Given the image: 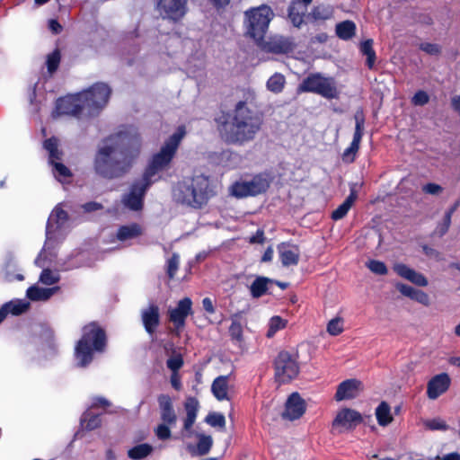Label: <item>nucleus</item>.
I'll list each match as a JSON object with an SVG mask.
<instances>
[{
  "label": "nucleus",
  "mask_w": 460,
  "mask_h": 460,
  "mask_svg": "<svg viewBox=\"0 0 460 460\" xmlns=\"http://www.w3.org/2000/svg\"><path fill=\"white\" fill-rule=\"evenodd\" d=\"M424 425L427 429L431 430H445L447 429L446 422L439 418L427 420Z\"/></svg>",
  "instance_id": "54"
},
{
  "label": "nucleus",
  "mask_w": 460,
  "mask_h": 460,
  "mask_svg": "<svg viewBox=\"0 0 460 460\" xmlns=\"http://www.w3.org/2000/svg\"><path fill=\"white\" fill-rule=\"evenodd\" d=\"M244 16L246 34L257 42L262 41L274 17L271 8L261 4L245 11Z\"/></svg>",
  "instance_id": "6"
},
{
  "label": "nucleus",
  "mask_w": 460,
  "mask_h": 460,
  "mask_svg": "<svg viewBox=\"0 0 460 460\" xmlns=\"http://www.w3.org/2000/svg\"><path fill=\"white\" fill-rule=\"evenodd\" d=\"M343 319L335 317L332 319L327 324V332L330 335L336 336L343 332Z\"/></svg>",
  "instance_id": "47"
},
{
  "label": "nucleus",
  "mask_w": 460,
  "mask_h": 460,
  "mask_svg": "<svg viewBox=\"0 0 460 460\" xmlns=\"http://www.w3.org/2000/svg\"><path fill=\"white\" fill-rule=\"evenodd\" d=\"M288 324V321L281 318L280 316H273L270 319L268 323V331L266 336L268 338H272L279 331L286 328Z\"/></svg>",
  "instance_id": "41"
},
{
  "label": "nucleus",
  "mask_w": 460,
  "mask_h": 460,
  "mask_svg": "<svg viewBox=\"0 0 460 460\" xmlns=\"http://www.w3.org/2000/svg\"><path fill=\"white\" fill-rule=\"evenodd\" d=\"M374 41L372 39H367L360 43L359 50L362 53V55L367 57L366 60V66L372 69L374 67L376 59V54L373 48Z\"/></svg>",
  "instance_id": "34"
},
{
  "label": "nucleus",
  "mask_w": 460,
  "mask_h": 460,
  "mask_svg": "<svg viewBox=\"0 0 460 460\" xmlns=\"http://www.w3.org/2000/svg\"><path fill=\"white\" fill-rule=\"evenodd\" d=\"M355 120H356V127H355V132L353 136V139L350 144L357 145L359 144L362 138L363 130H364V118L362 113L358 114L357 113L355 115Z\"/></svg>",
  "instance_id": "46"
},
{
  "label": "nucleus",
  "mask_w": 460,
  "mask_h": 460,
  "mask_svg": "<svg viewBox=\"0 0 460 460\" xmlns=\"http://www.w3.org/2000/svg\"><path fill=\"white\" fill-rule=\"evenodd\" d=\"M141 319L145 330L152 335L160 323L159 308L155 305H149L141 311Z\"/></svg>",
  "instance_id": "25"
},
{
  "label": "nucleus",
  "mask_w": 460,
  "mask_h": 460,
  "mask_svg": "<svg viewBox=\"0 0 460 460\" xmlns=\"http://www.w3.org/2000/svg\"><path fill=\"white\" fill-rule=\"evenodd\" d=\"M281 262L284 266L296 265L299 260V250L296 246L282 243L279 246Z\"/></svg>",
  "instance_id": "27"
},
{
  "label": "nucleus",
  "mask_w": 460,
  "mask_h": 460,
  "mask_svg": "<svg viewBox=\"0 0 460 460\" xmlns=\"http://www.w3.org/2000/svg\"><path fill=\"white\" fill-rule=\"evenodd\" d=\"M138 155V150L118 148V146H105L96 155L94 168L98 174L105 178L122 175Z\"/></svg>",
  "instance_id": "2"
},
{
  "label": "nucleus",
  "mask_w": 460,
  "mask_h": 460,
  "mask_svg": "<svg viewBox=\"0 0 460 460\" xmlns=\"http://www.w3.org/2000/svg\"><path fill=\"white\" fill-rule=\"evenodd\" d=\"M298 93H314L327 99L337 96V88L332 77H325L321 73H312L303 79L297 87Z\"/></svg>",
  "instance_id": "8"
},
{
  "label": "nucleus",
  "mask_w": 460,
  "mask_h": 460,
  "mask_svg": "<svg viewBox=\"0 0 460 460\" xmlns=\"http://www.w3.org/2000/svg\"><path fill=\"white\" fill-rule=\"evenodd\" d=\"M413 300L426 306L430 304L429 295L420 289H417Z\"/></svg>",
  "instance_id": "63"
},
{
  "label": "nucleus",
  "mask_w": 460,
  "mask_h": 460,
  "mask_svg": "<svg viewBox=\"0 0 460 460\" xmlns=\"http://www.w3.org/2000/svg\"><path fill=\"white\" fill-rule=\"evenodd\" d=\"M395 288L402 296L413 300L417 288L403 283H397Z\"/></svg>",
  "instance_id": "58"
},
{
  "label": "nucleus",
  "mask_w": 460,
  "mask_h": 460,
  "mask_svg": "<svg viewBox=\"0 0 460 460\" xmlns=\"http://www.w3.org/2000/svg\"><path fill=\"white\" fill-rule=\"evenodd\" d=\"M185 135V126H179L176 131L172 136H170L169 139L164 144H180Z\"/></svg>",
  "instance_id": "57"
},
{
  "label": "nucleus",
  "mask_w": 460,
  "mask_h": 460,
  "mask_svg": "<svg viewBox=\"0 0 460 460\" xmlns=\"http://www.w3.org/2000/svg\"><path fill=\"white\" fill-rule=\"evenodd\" d=\"M197 405L198 402L195 399L190 398L185 403L186 418L184 420V429L189 432L194 424L197 417Z\"/></svg>",
  "instance_id": "36"
},
{
  "label": "nucleus",
  "mask_w": 460,
  "mask_h": 460,
  "mask_svg": "<svg viewBox=\"0 0 460 460\" xmlns=\"http://www.w3.org/2000/svg\"><path fill=\"white\" fill-rule=\"evenodd\" d=\"M376 417L380 426H387L393 420L390 406L382 402L376 409Z\"/></svg>",
  "instance_id": "39"
},
{
  "label": "nucleus",
  "mask_w": 460,
  "mask_h": 460,
  "mask_svg": "<svg viewBox=\"0 0 460 460\" xmlns=\"http://www.w3.org/2000/svg\"><path fill=\"white\" fill-rule=\"evenodd\" d=\"M361 391V383L356 379H348L341 382L335 394L338 402L356 398Z\"/></svg>",
  "instance_id": "23"
},
{
  "label": "nucleus",
  "mask_w": 460,
  "mask_h": 460,
  "mask_svg": "<svg viewBox=\"0 0 460 460\" xmlns=\"http://www.w3.org/2000/svg\"><path fill=\"white\" fill-rule=\"evenodd\" d=\"M158 403L162 420L168 425H174L177 421V416L171 397L167 394H161L158 397Z\"/></svg>",
  "instance_id": "26"
},
{
  "label": "nucleus",
  "mask_w": 460,
  "mask_h": 460,
  "mask_svg": "<svg viewBox=\"0 0 460 460\" xmlns=\"http://www.w3.org/2000/svg\"><path fill=\"white\" fill-rule=\"evenodd\" d=\"M169 426L170 425L164 422L156 427V429H155V433L159 439L165 440L170 438L171 430Z\"/></svg>",
  "instance_id": "59"
},
{
  "label": "nucleus",
  "mask_w": 460,
  "mask_h": 460,
  "mask_svg": "<svg viewBox=\"0 0 460 460\" xmlns=\"http://www.w3.org/2000/svg\"><path fill=\"white\" fill-rule=\"evenodd\" d=\"M67 213L62 208L61 205H58L52 210L46 228V241L42 251L35 260V264L44 266L42 263V256L48 251L57 248L60 242L64 239L67 230Z\"/></svg>",
  "instance_id": "5"
},
{
  "label": "nucleus",
  "mask_w": 460,
  "mask_h": 460,
  "mask_svg": "<svg viewBox=\"0 0 460 460\" xmlns=\"http://www.w3.org/2000/svg\"><path fill=\"white\" fill-rule=\"evenodd\" d=\"M81 425L87 430H93L101 425V419L98 414H93L90 411L84 413L81 419Z\"/></svg>",
  "instance_id": "42"
},
{
  "label": "nucleus",
  "mask_w": 460,
  "mask_h": 460,
  "mask_svg": "<svg viewBox=\"0 0 460 460\" xmlns=\"http://www.w3.org/2000/svg\"><path fill=\"white\" fill-rule=\"evenodd\" d=\"M192 302L185 297L179 301L177 306L169 310L170 321L177 329L182 328L185 324L186 317L191 313Z\"/></svg>",
  "instance_id": "21"
},
{
  "label": "nucleus",
  "mask_w": 460,
  "mask_h": 460,
  "mask_svg": "<svg viewBox=\"0 0 460 460\" xmlns=\"http://www.w3.org/2000/svg\"><path fill=\"white\" fill-rule=\"evenodd\" d=\"M180 257L178 254L173 253L172 256L167 260V274L170 279H172L179 268Z\"/></svg>",
  "instance_id": "51"
},
{
  "label": "nucleus",
  "mask_w": 460,
  "mask_h": 460,
  "mask_svg": "<svg viewBox=\"0 0 460 460\" xmlns=\"http://www.w3.org/2000/svg\"><path fill=\"white\" fill-rule=\"evenodd\" d=\"M310 15L315 21L326 20L330 18L331 11L323 5H316L312 9Z\"/></svg>",
  "instance_id": "48"
},
{
  "label": "nucleus",
  "mask_w": 460,
  "mask_h": 460,
  "mask_svg": "<svg viewBox=\"0 0 460 460\" xmlns=\"http://www.w3.org/2000/svg\"><path fill=\"white\" fill-rule=\"evenodd\" d=\"M142 234V228L137 224L122 226L118 229L117 239L121 243H127Z\"/></svg>",
  "instance_id": "31"
},
{
  "label": "nucleus",
  "mask_w": 460,
  "mask_h": 460,
  "mask_svg": "<svg viewBox=\"0 0 460 460\" xmlns=\"http://www.w3.org/2000/svg\"><path fill=\"white\" fill-rule=\"evenodd\" d=\"M155 9L162 19L177 23L188 13V0H157Z\"/></svg>",
  "instance_id": "12"
},
{
  "label": "nucleus",
  "mask_w": 460,
  "mask_h": 460,
  "mask_svg": "<svg viewBox=\"0 0 460 460\" xmlns=\"http://www.w3.org/2000/svg\"><path fill=\"white\" fill-rule=\"evenodd\" d=\"M61 61V52L59 49H55L51 53L47 56L46 66L49 74H54Z\"/></svg>",
  "instance_id": "44"
},
{
  "label": "nucleus",
  "mask_w": 460,
  "mask_h": 460,
  "mask_svg": "<svg viewBox=\"0 0 460 460\" xmlns=\"http://www.w3.org/2000/svg\"><path fill=\"white\" fill-rule=\"evenodd\" d=\"M80 93L76 96L60 97L56 102L55 111L58 115L79 117L84 110Z\"/></svg>",
  "instance_id": "16"
},
{
  "label": "nucleus",
  "mask_w": 460,
  "mask_h": 460,
  "mask_svg": "<svg viewBox=\"0 0 460 460\" xmlns=\"http://www.w3.org/2000/svg\"><path fill=\"white\" fill-rule=\"evenodd\" d=\"M211 392L217 400L229 401L233 393V387L229 384V376H219L215 378L211 385Z\"/></svg>",
  "instance_id": "24"
},
{
  "label": "nucleus",
  "mask_w": 460,
  "mask_h": 460,
  "mask_svg": "<svg viewBox=\"0 0 460 460\" xmlns=\"http://www.w3.org/2000/svg\"><path fill=\"white\" fill-rule=\"evenodd\" d=\"M420 49L432 56H438L441 53V47L436 43H421L420 45Z\"/></svg>",
  "instance_id": "56"
},
{
  "label": "nucleus",
  "mask_w": 460,
  "mask_h": 460,
  "mask_svg": "<svg viewBox=\"0 0 460 460\" xmlns=\"http://www.w3.org/2000/svg\"><path fill=\"white\" fill-rule=\"evenodd\" d=\"M262 123V113L249 108L245 101H239L233 111L232 120L223 122L219 130L227 141L244 142L254 138Z\"/></svg>",
  "instance_id": "1"
},
{
  "label": "nucleus",
  "mask_w": 460,
  "mask_h": 460,
  "mask_svg": "<svg viewBox=\"0 0 460 460\" xmlns=\"http://www.w3.org/2000/svg\"><path fill=\"white\" fill-rule=\"evenodd\" d=\"M58 290V287L41 288L37 285H33L27 289L26 296L31 301H46Z\"/></svg>",
  "instance_id": "29"
},
{
  "label": "nucleus",
  "mask_w": 460,
  "mask_h": 460,
  "mask_svg": "<svg viewBox=\"0 0 460 460\" xmlns=\"http://www.w3.org/2000/svg\"><path fill=\"white\" fill-rule=\"evenodd\" d=\"M460 206V200H456L445 213L443 224L440 226V234H444L447 232L451 225V218L453 214L456 211Z\"/></svg>",
  "instance_id": "45"
},
{
  "label": "nucleus",
  "mask_w": 460,
  "mask_h": 460,
  "mask_svg": "<svg viewBox=\"0 0 460 460\" xmlns=\"http://www.w3.org/2000/svg\"><path fill=\"white\" fill-rule=\"evenodd\" d=\"M213 444L212 438L210 436L199 435V443L197 447L188 446L189 451L195 456H203L208 453Z\"/></svg>",
  "instance_id": "37"
},
{
  "label": "nucleus",
  "mask_w": 460,
  "mask_h": 460,
  "mask_svg": "<svg viewBox=\"0 0 460 460\" xmlns=\"http://www.w3.org/2000/svg\"><path fill=\"white\" fill-rule=\"evenodd\" d=\"M362 421L361 414L352 409L340 410L332 421V428L339 432L349 431L356 428Z\"/></svg>",
  "instance_id": "14"
},
{
  "label": "nucleus",
  "mask_w": 460,
  "mask_h": 460,
  "mask_svg": "<svg viewBox=\"0 0 460 460\" xmlns=\"http://www.w3.org/2000/svg\"><path fill=\"white\" fill-rule=\"evenodd\" d=\"M152 183L150 181H145V177L137 181L131 186L129 192L123 197L122 202L124 206L131 210L141 209L146 190Z\"/></svg>",
  "instance_id": "13"
},
{
  "label": "nucleus",
  "mask_w": 460,
  "mask_h": 460,
  "mask_svg": "<svg viewBox=\"0 0 460 460\" xmlns=\"http://www.w3.org/2000/svg\"><path fill=\"white\" fill-rule=\"evenodd\" d=\"M225 157H226V166L229 168H235L243 165L242 158L237 154H226Z\"/></svg>",
  "instance_id": "60"
},
{
  "label": "nucleus",
  "mask_w": 460,
  "mask_h": 460,
  "mask_svg": "<svg viewBox=\"0 0 460 460\" xmlns=\"http://www.w3.org/2000/svg\"><path fill=\"white\" fill-rule=\"evenodd\" d=\"M111 144H139L140 134L138 128L133 125H122L108 138Z\"/></svg>",
  "instance_id": "18"
},
{
  "label": "nucleus",
  "mask_w": 460,
  "mask_h": 460,
  "mask_svg": "<svg viewBox=\"0 0 460 460\" xmlns=\"http://www.w3.org/2000/svg\"><path fill=\"white\" fill-rule=\"evenodd\" d=\"M356 24L350 20H346L336 24V35L343 40L352 39L356 34Z\"/></svg>",
  "instance_id": "33"
},
{
  "label": "nucleus",
  "mask_w": 460,
  "mask_h": 460,
  "mask_svg": "<svg viewBox=\"0 0 460 460\" xmlns=\"http://www.w3.org/2000/svg\"><path fill=\"white\" fill-rule=\"evenodd\" d=\"M271 282L272 280L269 278L257 277L250 287L252 296L256 298L263 296L268 289V285Z\"/></svg>",
  "instance_id": "38"
},
{
  "label": "nucleus",
  "mask_w": 460,
  "mask_h": 460,
  "mask_svg": "<svg viewBox=\"0 0 460 460\" xmlns=\"http://www.w3.org/2000/svg\"><path fill=\"white\" fill-rule=\"evenodd\" d=\"M422 192L431 196H439L443 193L444 188L434 182H429L422 187Z\"/></svg>",
  "instance_id": "53"
},
{
  "label": "nucleus",
  "mask_w": 460,
  "mask_h": 460,
  "mask_svg": "<svg viewBox=\"0 0 460 460\" xmlns=\"http://www.w3.org/2000/svg\"><path fill=\"white\" fill-rule=\"evenodd\" d=\"M177 147L178 146H163L162 148L152 156L143 174L145 181H150L154 183L160 179V176H158L159 172L169 166L177 153Z\"/></svg>",
  "instance_id": "10"
},
{
  "label": "nucleus",
  "mask_w": 460,
  "mask_h": 460,
  "mask_svg": "<svg viewBox=\"0 0 460 460\" xmlns=\"http://www.w3.org/2000/svg\"><path fill=\"white\" fill-rule=\"evenodd\" d=\"M393 270L401 278L416 286L427 287L429 285L428 279L422 273L416 271L406 264L401 262L394 263Z\"/></svg>",
  "instance_id": "20"
},
{
  "label": "nucleus",
  "mask_w": 460,
  "mask_h": 460,
  "mask_svg": "<svg viewBox=\"0 0 460 460\" xmlns=\"http://www.w3.org/2000/svg\"><path fill=\"white\" fill-rule=\"evenodd\" d=\"M294 49V45L291 40L287 38L274 39L266 42L264 49L267 52L273 54H288Z\"/></svg>",
  "instance_id": "28"
},
{
  "label": "nucleus",
  "mask_w": 460,
  "mask_h": 460,
  "mask_svg": "<svg viewBox=\"0 0 460 460\" xmlns=\"http://www.w3.org/2000/svg\"><path fill=\"white\" fill-rule=\"evenodd\" d=\"M30 307V303L24 299H14L10 302H7L2 305L0 308L2 311H4L5 316L8 313L13 315H19L24 312H26Z\"/></svg>",
  "instance_id": "32"
},
{
  "label": "nucleus",
  "mask_w": 460,
  "mask_h": 460,
  "mask_svg": "<svg viewBox=\"0 0 460 460\" xmlns=\"http://www.w3.org/2000/svg\"><path fill=\"white\" fill-rule=\"evenodd\" d=\"M49 151V162L52 166L54 177L61 183H67L72 177L71 171L61 163L62 153L58 150V146H46Z\"/></svg>",
  "instance_id": "15"
},
{
  "label": "nucleus",
  "mask_w": 460,
  "mask_h": 460,
  "mask_svg": "<svg viewBox=\"0 0 460 460\" xmlns=\"http://www.w3.org/2000/svg\"><path fill=\"white\" fill-rule=\"evenodd\" d=\"M275 379L280 384L288 383L297 376L299 366L296 354L280 351L274 360Z\"/></svg>",
  "instance_id": "11"
},
{
  "label": "nucleus",
  "mask_w": 460,
  "mask_h": 460,
  "mask_svg": "<svg viewBox=\"0 0 460 460\" xmlns=\"http://www.w3.org/2000/svg\"><path fill=\"white\" fill-rule=\"evenodd\" d=\"M450 382V377L446 373L435 376L428 383V397L431 400L437 399L448 389Z\"/></svg>",
  "instance_id": "22"
},
{
  "label": "nucleus",
  "mask_w": 460,
  "mask_h": 460,
  "mask_svg": "<svg viewBox=\"0 0 460 460\" xmlns=\"http://www.w3.org/2000/svg\"><path fill=\"white\" fill-rule=\"evenodd\" d=\"M111 94V87L102 82H98L90 86L87 90L80 93L82 102L87 112L91 116L98 115L100 111L107 105Z\"/></svg>",
  "instance_id": "7"
},
{
  "label": "nucleus",
  "mask_w": 460,
  "mask_h": 460,
  "mask_svg": "<svg viewBox=\"0 0 460 460\" xmlns=\"http://www.w3.org/2000/svg\"><path fill=\"white\" fill-rule=\"evenodd\" d=\"M306 11V6L301 4L298 0H293L288 9V16L291 22V23L296 27L300 28L302 23L304 22V16Z\"/></svg>",
  "instance_id": "30"
},
{
  "label": "nucleus",
  "mask_w": 460,
  "mask_h": 460,
  "mask_svg": "<svg viewBox=\"0 0 460 460\" xmlns=\"http://www.w3.org/2000/svg\"><path fill=\"white\" fill-rule=\"evenodd\" d=\"M429 102V96L423 90H419L418 92H416L411 99V103L415 106H423L427 104Z\"/></svg>",
  "instance_id": "55"
},
{
  "label": "nucleus",
  "mask_w": 460,
  "mask_h": 460,
  "mask_svg": "<svg viewBox=\"0 0 460 460\" xmlns=\"http://www.w3.org/2000/svg\"><path fill=\"white\" fill-rule=\"evenodd\" d=\"M91 406L93 408H97V407L107 408L110 406V402L102 397H95L93 399Z\"/></svg>",
  "instance_id": "64"
},
{
  "label": "nucleus",
  "mask_w": 460,
  "mask_h": 460,
  "mask_svg": "<svg viewBox=\"0 0 460 460\" xmlns=\"http://www.w3.org/2000/svg\"><path fill=\"white\" fill-rule=\"evenodd\" d=\"M229 333L233 339H234L238 341H242L243 326L238 320H236V319L232 320V323L229 327Z\"/></svg>",
  "instance_id": "52"
},
{
  "label": "nucleus",
  "mask_w": 460,
  "mask_h": 460,
  "mask_svg": "<svg viewBox=\"0 0 460 460\" xmlns=\"http://www.w3.org/2000/svg\"><path fill=\"white\" fill-rule=\"evenodd\" d=\"M358 152V146H349L342 153V160L346 163L353 162Z\"/></svg>",
  "instance_id": "61"
},
{
  "label": "nucleus",
  "mask_w": 460,
  "mask_h": 460,
  "mask_svg": "<svg viewBox=\"0 0 460 460\" xmlns=\"http://www.w3.org/2000/svg\"><path fill=\"white\" fill-rule=\"evenodd\" d=\"M106 338L103 330L95 323L85 325L82 338L75 348V358L79 367H86L93 358L95 352H103Z\"/></svg>",
  "instance_id": "4"
},
{
  "label": "nucleus",
  "mask_w": 460,
  "mask_h": 460,
  "mask_svg": "<svg viewBox=\"0 0 460 460\" xmlns=\"http://www.w3.org/2000/svg\"><path fill=\"white\" fill-rule=\"evenodd\" d=\"M183 365V360L181 355H176L167 360V367L172 371L177 372Z\"/></svg>",
  "instance_id": "62"
},
{
  "label": "nucleus",
  "mask_w": 460,
  "mask_h": 460,
  "mask_svg": "<svg viewBox=\"0 0 460 460\" xmlns=\"http://www.w3.org/2000/svg\"><path fill=\"white\" fill-rule=\"evenodd\" d=\"M215 195L216 191L209 178L202 174L178 183L173 190V197L177 202L196 208L207 204Z\"/></svg>",
  "instance_id": "3"
},
{
  "label": "nucleus",
  "mask_w": 460,
  "mask_h": 460,
  "mask_svg": "<svg viewBox=\"0 0 460 460\" xmlns=\"http://www.w3.org/2000/svg\"><path fill=\"white\" fill-rule=\"evenodd\" d=\"M366 265L375 274L385 275L387 273V268L383 261L370 260L367 262Z\"/></svg>",
  "instance_id": "49"
},
{
  "label": "nucleus",
  "mask_w": 460,
  "mask_h": 460,
  "mask_svg": "<svg viewBox=\"0 0 460 460\" xmlns=\"http://www.w3.org/2000/svg\"><path fill=\"white\" fill-rule=\"evenodd\" d=\"M206 421L212 427L224 428L226 425L225 416L218 412L209 413L206 418Z\"/></svg>",
  "instance_id": "50"
},
{
  "label": "nucleus",
  "mask_w": 460,
  "mask_h": 460,
  "mask_svg": "<svg viewBox=\"0 0 460 460\" xmlns=\"http://www.w3.org/2000/svg\"><path fill=\"white\" fill-rule=\"evenodd\" d=\"M57 255V248L48 251L47 253L42 256V263H45V265H37L38 267L42 268L39 281L43 285H54L60 280V275L58 271L49 269V267L54 264Z\"/></svg>",
  "instance_id": "17"
},
{
  "label": "nucleus",
  "mask_w": 460,
  "mask_h": 460,
  "mask_svg": "<svg viewBox=\"0 0 460 460\" xmlns=\"http://www.w3.org/2000/svg\"><path fill=\"white\" fill-rule=\"evenodd\" d=\"M306 409L305 400L297 394H292L287 400L282 417L286 420H295L303 416Z\"/></svg>",
  "instance_id": "19"
},
{
  "label": "nucleus",
  "mask_w": 460,
  "mask_h": 460,
  "mask_svg": "<svg viewBox=\"0 0 460 460\" xmlns=\"http://www.w3.org/2000/svg\"><path fill=\"white\" fill-rule=\"evenodd\" d=\"M356 199L357 194L354 191H351L347 199L342 202V204H341L335 210L332 211V218L333 220L342 219L351 208Z\"/></svg>",
  "instance_id": "35"
},
{
  "label": "nucleus",
  "mask_w": 460,
  "mask_h": 460,
  "mask_svg": "<svg viewBox=\"0 0 460 460\" xmlns=\"http://www.w3.org/2000/svg\"><path fill=\"white\" fill-rule=\"evenodd\" d=\"M285 84V76L282 74L275 73L268 79L267 88L274 93H279L283 91Z\"/></svg>",
  "instance_id": "40"
},
{
  "label": "nucleus",
  "mask_w": 460,
  "mask_h": 460,
  "mask_svg": "<svg viewBox=\"0 0 460 460\" xmlns=\"http://www.w3.org/2000/svg\"><path fill=\"white\" fill-rule=\"evenodd\" d=\"M270 184L267 174H257L250 180H241L233 183L229 188L232 196L242 199L257 196L265 192Z\"/></svg>",
  "instance_id": "9"
},
{
  "label": "nucleus",
  "mask_w": 460,
  "mask_h": 460,
  "mask_svg": "<svg viewBox=\"0 0 460 460\" xmlns=\"http://www.w3.org/2000/svg\"><path fill=\"white\" fill-rule=\"evenodd\" d=\"M153 447L148 444H140L128 450V456L134 460L142 459L151 454Z\"/></svg>",
  "instance_id": "43"
}]
</instances>
